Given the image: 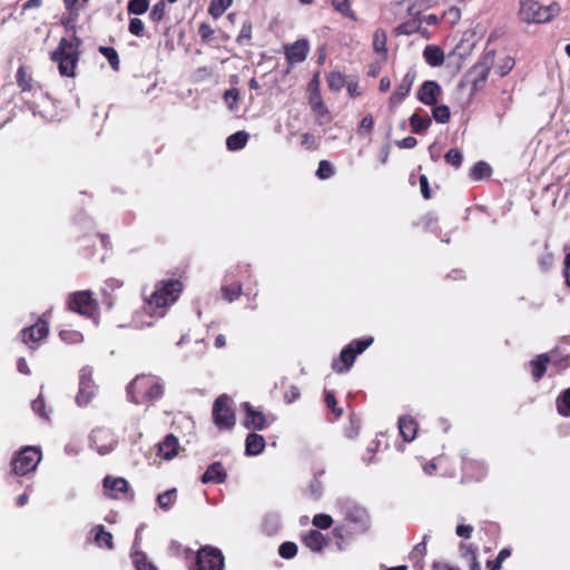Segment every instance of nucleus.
Masks as SVG:
<instances>
[{
	"label": "nucleus",
	"mask_w": 570,
	"mask_h": 570,
	"mask_svg": "<svg viewBox=\"0 0 570 570\" xmlns=\"http://www.w3.org/2000/svg\"><path fill=\"white\" fill-rule=\"evenodd\" d=\"M184 284L179 278H167L156 283L153 293L145 301V309L151 316L163 317L167 308L174 305L183 293Z\"/></svg>",
	"instance_id": "nucleus-1"
},
{
	"label": "nucleus",
	"mask_w": 570,
	"mask_h": 570,
	"mask_svg": "<svg viewBox=\"0 0 570 570\" xmlns=\"http://www.w3.org/2000/svg\"><path fill=\"white\" fill-rule=\"evenodd\" d=\"M341 513L344 517V524L337 525L333 534L338 540H344L353 534H361L370 527V517L365 508L350 499L337 501Z\"/></svg>",
	"instance_id": "nucleus-2"
},
{
	"label": "nucleus",
	"mask_w": 570,
	"mask_h": 570,
	"mask_svg": "<svg viewBox=\"0 0 570 570\" xmlns=\"http://www.w3.org/2000/svg\"><path fill=\"white\" fill-rule=\"evenodd\" d=\"M80 46L81 40L77 36L59 40L57 48L50 53V59L57 63L60 76L76 77V68L81 55Z\"/></svg>",
	"instance_id": "nucleus-3"
},
{
	"label": "nucleus",
	"mask_w": 570,
	"mask_h": 570,
	"mask_svg": "<svg viewBox=\"0 0 570 570\" xmlns=\"http://www.w3.org/2000/svg\"><path fill=\"white\" fill-rule=\"evenodd\" d=\"M127 394L135 404H151L164 394V386L156 376L137 375L127 386Z\"/></svg>",
	"instance_id": "nucleus-4"
},
{
	"label": "nucleus",
	"mask_w": 570,
	"mask_h": 570,
	"mask_svg": "<svg viewBox=\"0 0 570 570\" xmlns=\"http://www.w3.org/2000/svg\"><path fill=\"white\" fill-rule=\"evenodd\" d=\"M560 12L558 3L542 6L535 0H519V19L528 24L547 23Z\"/></svg>",
	"instance_id": "nucleus-5"
},
{
	"label": "nucleus",
	"mask_w": 570,
	"mask_h": 570,
	"mask_svg": "<svg viewBox=\"0 0 570 570\" xmlns=\"http://www.w3.org/2000/svg\"><path fill=\"white\" fill-rule=\"evenodd\" d=\"M52 316V309H47L37 320V322L20 331L19 337L21 342L30 350L36 352L41 343L49 335V322Z\"/></svg>",
	"instance_id": "nucleus-6"
},
{
	"label": "nucleus",
	"mask_w": 570,
	"mask_h": 570,
	"mask_svg": "<svg viewBox=\"0 0 570 570\" xmlns=\"http://www.w3.org/2000/svg\"><path fill=\"white\" fill-rule=\"evenodd\" d=\"M41 460V451L35 446H24L11 460V473L23 476L33 472Z\"/></svg>",
	"instance_id": "nucleus-7"
},
{
	"label": "nucleus",
	"mask_w": 570,
	"mask_h": 570,
	"mask_svg": "<svg viewBox=\"0 0 570 570\" xmlns=\"http://www.w3.org/2000/svg\"><path fill=\"white\" fill-rule=\"evenodd\" d=\"M373 343V337L354 340L345 346L338 358L333 361L332 367L337 373L346 372L354 364L356 355L363 353Z\"/></svg>",
	"instance_id": "nucleus-8"
},
{
	"label": "nucleus",
	"mask_w": 570,
	"mask_h": 570,
	"mask_svg": "<svg viewBox=\"0 0 570 570\" xmlns=\"http://www.w3.org/2000/svg\"><path fill=\"white\" fill-rule=\"evenodd\" d=\"M493 62L494 55L492 52H488L469 70L468 78L472 85L473 92H476L484 87Z\"/></svg>",
	"instance_id": "nucleus-9"
},
{
	"label": "nucleus",
	"mask_w": 570,
	"mask_h": 570,
	"mask_svg": "<svg viewBox=\"0 0 570 570\" xmlns=\"http://www.w3.org/2000/svg\"><path fill=\"white\" fill-rule=\"evenodd\" d=\"M69 309L83 316H94L97 311V302L89 291H80L71 294L68 299Z\"/></svg>",
	"instance_id": "nucleus-10"
},
{
	"label": "nucleus",
	"mask_w": 570,
	"mask_h": 570,
	"mask_svg": "<svg viewBox=\"0 0 570 570\" xmlns=\"http://www.w3.org/2000/svg\"><path fill=\"white\" fill-rule=\"evenodd\" d=\"M235 412L232 407V400L223 394L216 399V426L230 429L235 425Z\"/></svg>",
	"instance_id": "nucleus-11"
},
{
	"label": "nucleus",
	"mask_w": 570,
	"mask_h": 570,
	"mask_svg": "<svg viewBox=\"0 0 570 570\" xmlns=\"http://www.w3.org/2000/svg\"><path fill=\"white\" fill-rule=\"evenodd\" d=\"M96 392L97 386L94 382L91 372L87 370H81L79 379V391L76 396L77 404L80 406L88 405L95 397Z\"/></svg>",
	"instance_id": "nucleus-12"
},
{
	"label": "nucleus",
	"mask_w": 570,
	"mask_h": 570,
	"mask_svg": "<svg viewBox=\"0 0 570 570\" xmlns=\"http://www.w3.org/2000/svg\"><path fill=\"white\" fill-rule=\"evenodd\" d=\"M415 71L410 69L391 95L389 104L391 108L399 106L405 97L410 94L413 82L415 80Z\"/></svg>",
	"instance_id": "nucleus-13"
},
{
	"label": "nucleus",
	"mask_w": 570,
	"mask_h": 570,
	"mask_svg": "<svg viewBox=\"0 0 570 570\" xmlns=\"http://www.w3.org/2000/svg\"><path fill=\"white\" fill-rule=\"evenodd\" d=\"M16 81L21 94H33L36 90L41 89L39 82L33 78L31 68L23 65L17 70Z\"/></svg>",
	"instance_id": "nucleus-14"
},
{
	"label": "nucleus",
	"mask_w": 570,
	"mask_h": 570,
	"mask_svg": "<svg viewBox=\"0 0 570 570\" xmlns=\"http://www.w3.org/2000/svg\"><path fill=\"white\" fill-rule=\"evenodd\" d=\"M441 94V86L436 81L426 80L419 88L416 97L422 104L433 106L438 102Z\"/></svg>",
	"instance_id": "nucleus-15"
},
{
	"label": "nucleus",
	"mask_w": 570,
	"mask_h": 570,
	"mask_svg": "<svg viewBox=\"0 0 570 570\" xmlns=\"http://www.w3.org/2000/svg\"><path fill=\"white\" fill-rule=\"evenodd\" d=\"M243 407L246 412L243 425L246 429L264 430L268 425L267 417L263 412L255 410L248 402H244Z\"/></svg>",
	"instance_id": "nucleus-16"
},
{
	"label": "nucleus",
	"mask_w": 570,
	"mask_h": 570,
	"mask_svg": "<svg viewBox=\"0 0 570 570\" xmlns=\"http://www.w3.org/2000/svg\"><path fill=\"white\" fill-rule=\"evenodd\" d=\"M308 51V41L305 39H299L285 47L286 59L292 65L303 62L306 59Z\"/></svg>",
	"instance_id": "nucleus-17"
},
{
	"label": "nucleus",
	"mask_w": 570,
	"mask_h": 570,
	"mask_svg": "<svg viewBox=\"0 0 570 570\" xmlns=\"http://www.w3.org/2000/svg\"><path fill=\"white\" fill-rule=\"evenodd\" d=\"M102 484L106 495L111 499H118L119 493H128L129 491V483L124 478L107 475L105 476Z\"/></svg>",
	"instance_id": "nucleus-18"
},
{
	"label": "nucleus",
	"mask_w": 570,
	"mask_h": 570,
	"mask_svg": "<svg viewBox=\"0 0 570 570\" xmlns=\"http://www.w3.org/2000/svg\"><path fill=\"white\" fill-rule=\"evenodd\" d=\"M190 570H214V548L206 546L200 549L189 567Z\"/></svg>",
	"instance_id": "nucleus-19"
},
{
	"label": "nucleus",
	"mask_w": 570,
	"mask_h": 570,
	"mask_svg": "<svg viewBox=\"0 0 570 570\" xmlns=\"http://www.w3.org/2000/svg\"><path fill=\"white\" fill-rule=\"evenodd\" d=\"M157 455L170 460L177 455L179 449L178 439L174 434H167L165 439L158 443Z\"/></svg>",
	"instance_id": "nucleus-20"
},
{
	"label": "nucleus",
	"mask_w": 570,
	"mask_h": 570,
	"mask_svg": "<svg viewBox=\"0 0 570 570\" xmlns=\"http://www.w3.org/2000/svg\"><path fill=\"white\" fill-rule=\"evenodd\" d=\"M438 0H402L399 6L406 10L409 16H421V13L433 7Z\"/></svg>",
	"instance_id": "nucleus-21"
},
{
	"label": "nucleus",
	"mask_w": 570,
	"mask_h": 570,
	"mask_svg": "<svg viewBox=\"0 0 570 570\" xmlns=\"http://www.w3.org/2000/svg\"><path fill=\"white\" fill-rule=\"evenodd\" d=\"M266 445L264 436L257 433H249L245 440V454L255 456L263 452Z\"/></svg>",
	"instance_id": "nucleus-22"
},
{
	"label": "nucleus",
	"mask_w": 570,
	"mask_h": 570,
	"mask_svg": "<svg viewBox=\"0 0 570 570\" xmlns=\"http://www.w3.org/2000/svg\"><path fill=\"white\" fill-rule=\"evenodd\" d=\"M399 431L405 442H411L415 439L417 424L410 416H402L399 419Z\"/></svg>",
	"instance_id": "nucleus-23"
},
{
	"label": "nucleus",
	"mask_w": 570,
	"mask_h": 570,
	"mask_svg": "<svg viewBox=\"0 0 570 570\" xmlns=\"http://www.w3.org/2000/svg\"><path fill=\"white\" fill-rule=\"evenodd\" d=\"M423 57L428 65L439 67L444 62L443 50L434 45H428L423 50Z\"/></svg>",
	"instance_id": "nucleus-24"
},
{
	"label": "nucleus",
	"mask_w": 570,
	"mask_h": 570,
	"mask_svg": "<svg viewBox=\"0 0 570 570\" xmlns=\"http://www.w3.org/2000/svg\"><path fill=\"white\" fill-rule=\"evenodd\" d=\"M303 541L307 548L314 552H320L326 544L325 537L317 530H311L303 537Z\"/></svg>",
	"instance_id": "nucleus-25"
},
{
	"label": "nucleus",
	"mask_w": 570,
	"mask_h": 570,
	"mask_svg": "<svg viewBox=\"0 0 570 570\" xmlns=\"http://www.w3.org/2000/svg\"><path fill=\"white\" fill-rule=\"evenodd\" d=\"M311 107L313 112L316 116V120L320 125L327 124L330 121L328 110L324 105L320 95H314L311 97Z\"/></svg>",
	"instance_id": "nucleus-26"
},
{
	"label": "nucleus",
	"mask_w": 570,
	"mask_h": 570,
	"mask_svg": "<svg viewBox=\"0 0 570 570\" xmlns=\"http://www.w3.org/2000/svg\"><path fill=\"white\" fill-rule=\"evenodd\" d=\"M426 539H428V535H424L423 541L417 543L413 548V550L411 551V553L409 556L410 560L413 563V567L416 568L417 570L424 569L423 558L426 553V543H425Z\"/></svg>",
	"instance_id": "nucleus-27"
},
{
	"label": "nucleus",
	"mask_w": 570,
	"mask_h": 570,
	"mask_svg": "<svg viewBox=\"0 0 570 570\" xmlns=\"http://www.w3.org/2000/svg\"><path fill=\"white\" fill-rule=\"evenodd\" d=\"M95 532V543L99 548H107L112 549L114 542H112V534L106 530L105 525L98 524L94 528Z\"/></svg>",
	"instance_id": "nucleus-28"
},
{
	"label": "nucleus",
	"mask_w": 570,
	"mask_h": 570,
	"mask_svg": "<svg viewBox=\"0 0 570 570\" xmlns=\"http://www.w3.org/2000/svg\"><path fill=\"white\" fill-rule=\"evenodd\" d=\"M422 20L420 16L413 17L410 16V19L397 26L395 29L399 35H413L415 32H421Z\"/></svg>",
	"instance_id": "nucleus-29"
},
{
	"label": "nucleus",
	"mask_w": 570,
	"mask_h": 570,
	"mask_svg": "<svg viewBox=\"0 0 570 570\" xmlns=\"http://www.w3.org/2000/svg\"><path fill=\"white\" fill-rule=\"evenodd\" d=\"M122 286V282L116 278H109L105 282V287L101 289L102 294V304L107 306V308H111L114 306V301L111 297V293L115 289H119Z\"/></svg>",
	"instance_id": "nucleus-30"
},
{
	"label": "nucleus",
	"mask_w": 570,
	"mask_h": 570,
	"mask_svg": "<svg viewBox=\"0 0 570 570\" xmlns=\"http://www.w3.org/2000/svg\"><path fill=\"white\" fill-rule=\"evenodd\" d=\"M549 361L550 360L547 354H541L535 360H532L530 362L531 373H532L534 381H539L543 377V375L547 371V365H548Z\"/></svg>",
	"instance_id": "nucleus-31"
},
{
	"label": "nucleus",
	"mask_w": 570,
	"mask_h": 570,
	"mask_svg": "<svg viewBox=\"0 0 570 570\" xmlns=\"http://www.w3.org/2000/svg\"><path fill=\"white\" fill-rule=\"evenodd\" d=\"M248 137L246 131H237L226 139V146L232 151L240 150L246 146Z\"/></svg>",
	"instance_id": "nucleus-32"
},
{
	"label": "nucleus",
	"mask_w": 570,
	"mask_h": 570,
	"mask_svg": "<svg viewBox=\"0 0 570 570\" xmlns=\"http://www.w3.org/2000/svg\"><path fill=\"white\" fill-rule=\"evenodd\" d=\"M156 500L160 509L164 511L170 510L177 500V489L173 488L159 493Z\"/></svg>",
	"instance_id": "nucleus-33"
},
{
	"label": "nucleus",
	"mask_w": 570,
	"mask_h": 570,
	"mask_svg": "<svg viewBox=\"0 0 570 570\" xmlns=\"http://www.w3.org/2000/svg\"><path fill=\"white\" fill-rule=\"evenodd\" d=\"M386 40V32L383 29H376L373 35L372 47L376 53L383 55L384 57L387 52Z\"/></svg>",
	"instance_id": "nucleus-34"
},
{
	"label": "nucleus",
	"mask_w": 570,
	"mask_h": 570,
	"mask_svg": "<svg viewBox=\"0 0 570 570\" xmlns=\"http://www.w3.org/2000/svg\"><path fill=\"white\" fill-rule=\"evenodd\" d=\"M431 124H432V121L428 116L422 117L415 112L410 117V125H411L412 131L415 134H422V132L426 131L429 129V127L431 126Z\"/></svg>",
	"instance_id": "nucleus-35"
},
{
	"label": "nucleus",
	"mask_w": 570,
	"mask_h": 570,
	"mask_svg": "<svg viewBox=\"0 0 570 570\" xmlns=\"http://www.w3.org/2000/svg\"><path fill=\"white\" fill-rule=\"evenodd\" d=\"M132 563L136 570H158L153 562H150L145 552L136 551L131 554Z\"/></svg>",
	"instance_id": "nucleus-36"
},
{
	"label": "nucleus",
	"mask_w": 570,
	"mask_h": 570,
	"mask_svg": "<svg viewBox=\"0 0 570 570\" xmlns=\"http://www.w3.org/2000/svg\"><path fill=\"white\" fill-rule=\"evenodd\" d=\"M491 167L485 161H478L470 170V177L473 180H481L483 178L490 177Z\"/></svg>",
	"instance_id": "nucleus-37"
},
{
	"label": "nucleus",
	"mask_w": 570,
	"mask_h": 570,
	"mask_svg": "<svg viewBox=\"0 0 570 570\" xmlns=\"http://www.w3.org/2000/svg\"><path fill=\"white\" fill-rule=\"evenodd\" d=\"M557 410L560 415L570 416V387L563 391L557 399Z\"/></svg>",
	"instance_id": "nucleus-38"
},
{
	"label": "nucleus",
	"mask_w": 570,
	"mask_h": 570,
	"mask_svg": "<svg viewBox=\"0 0 570 570\" xmlns=\"http://www.w3.org/2000/svg\"><path fill=\"white\" fill-rule=\"evenodd\" d=\"M99 52L108 60L110 67L115 71L119 70L120 60H119L118 52L116 51L115 48L100 46Z\"/></svg>",
	"instance_id": "nucleus-39"
},
{
	"label": "nucleus",
	"mask_w": 570,
	"mask_h": 570,
	"mask_svg": "<svg viewBox=\"0 0 570 570\" xmlns=\"http://www.w3.org/2000/svg\"><path fill=\"white\" fill-rule=\"evenodd\" d=\"M149 8V0H129L127 11L129 14H144Z\"/></svg>",
	"instance_id": "nucleus-40"
},
{
	"label": "nucleus",
	"mask_w": 570,
	"mask_h": 570,
	"mask_svg": "<svg viewBox=\"0 0 570 570\" xmlns=\"http://www.w3.org/2000/svg\"><path fill=\"white\" fill-rule=\"evenodd\" d=\"M66 12L68 14V20L75 22L80 14V0H62Z\"/></svg>",
	"instance_id": "nucleus-41"
},
{
	"label": "nucleus",
	"mask_w": 570,
	"mask_h": 570,
	"mask_svg": "<svg viewBox=\"0 0 570 570\" xmlns=\"http://www.w3.org/2000/svg\"><path fill=\"white\" fill-rule=\"evenodd\" d=\"M432 117L436 122L446 124L450 120L451 112L446 105H440L433 108Z\"/></svg>",
	"instance_id": "nucleus-42"
},
{
	"label": "nucleus",
	"mask_w": 570,
	"mask_h": 570,
	"mask_svg": "<svg viewBox=\"0 0 570 570\" xmlns=\"http://www.w3.org/2000/svg\"><path fill=\"white\" fill-rule=\"evenodd\" d=\"M328 88L333 91H340L345 85V77L337 71H333L327 77Z\"/></svg>",
	"instance_id": "nucleus-43"
},
{
	"label": "nucleus",
	"mask_w": 570,
	"mask_h": 570,
	"mask_svg": "<svg viewBox=\"0 0 570 570\" xmlns=\"http://www.w3.org/2000/svg\"><path fill=\"white\" fill-rule=\"evenodd\" d=\"M240 292L242 285L238 283L222 286L223 297L228 302H233L234 299H236L240 295Z\"/></svg>",
	"instance_id": "nucleus-44"
},
{
	"label": "nucleus",
	"mask_w": 570,
	"mask_h": 570,
	"mask_svg": "<svg viewBox=\"0 0 570 570\" xmlns=\"http://www.w3.org/2000/svg\"><path fill=\"white\" fill-rule=\"evenodd\" d=\"M514 63V59L511 56H505L498 62L495 72L503 77L512 70Z\"/></svg>",
	"instance_id": "nucleus-45"
},
{
	"label": "nucleus",
	"mask_w": 570,
	"mask_h": 570,
	"mask_svg": "<svg viewBox=\"0 0 570 570\" xmlns=\"http://www.w3.org/2000/svg\"><path fill=\"white\" fill-rule=\"evenodd\" d=\"M166 14V3L165 0H160L157 3L154 4V7L150 10L149 18L154 22H159L164 19Z\"/></svg>",
	"instance_id": "nucleus-46"
},
{
	"label": "nucleus",
	"mask_w": 570,
	"mask_h": 570,
	"mask_svg": "<svg viewBox=\"0 0 570 570\" xmlns=\"http://www.w3.org/2000/svg\"><path fill=\"white\" fill-rule=\"evenodd\" d=\"M278 553L284 559H292L297 553V546L294 542L286 541L279 546Z\"/></svg>",
	"instance_id": "nucleus-47"
},
{
	"label": "nucleus",
	"mask_w": 570,
	"mask_h": 570,
	"mask_svg": "<svg viewBox=\"0 0 570 570\" xmlns=\"http://www.w3.org/2000/svg\"><path fill=\"white\" fill-rule=\"evenodd\" d=\"M332 3H333V7L338 12L344 14L345 17H348V18H351L353 20L356 19L354 12L352 11V9L350 7V1L348 0H332Z\"/></svg>",
	"instance_id": "nucleus-48"
},
{
	"label": "nucleus",
	"mask_w": 570,
	"mask_h": 570,
	"mask_svg": "<svg viewBox=\"0 0 570 570\" xmlns=\"http://www.w3.org/2000/svg\"><path fill=\"white\" fill-rule=\"evenodd\" d=\"M316 175L320 179H327L334 175V168L327 160H321L318 164V168Z\"/></svg>",
	"instance_id": "nucleus-49"
},
{
	"label": "nucleus",
	"mask_w": 570,
	"mask_h": 570,
	"mask_svg": "<svg viewBox=\"0 0 570 570\" xmlns=\"http://www.w3.org/2000/svg\"><path fill=\"white\" fill-rule=\"evenodd\" d=\"M128 30L131 35L136 37H144L145 35V24L139 18H131L129 21Z\"/></svg>",
	"instance_id": "nucleus-50"
},
{
	"label": "nucleus",
	"mask_w": 570,
	"mask_h": 570,
	"mask_svg": "<svg viewBox=\"0 0 570 570\" xmlns=\"http://www.w3.org/2000/svg\"><path fill=\"white\" fill-rule=\"evenodd\" d=\"M333 523V519L328 514L320 513L314 515L313 518V525L318 529H328Z\"/></svg>",
	"instance_id": "nucleus-51"
},
{
	"label": "nucleus",
	"mask_w": 570,
	"mask_h": 570,
	"mask_svg": "<svg viewBox=\"0 0 570 570\" xmlns=\"http://www.w3.org/2000/svg\"><path fill=\"white\" fill-rule=\"evenodd\" d=\"M59 336L67 343H78L82 340L81 333L73 330H61Z\"/></svg>",
	"instance_id": "nucleus-52"
},
{
	"label": "nucleus",
	"mask_w": 570,
	"mask_h": 570,
	"mask_svg": "<svg viewBox=\"0 0 570 570\" xmlns=\"http://www.w3.org/2000/svg\"><path fill=\"white\" fill-rule=\"evenodd\" d=\"M31 407L33 412L37 413L39 416L46 420L49 419V415L46 412V402L41 394L36 400L32 401Z\"/></svg>",
	"instance_id": "nucleus-53"
},
{
	"label": "nucleus",
	"mask_w": 570,
	"mask_h": 570,
	"mask_svg": "<svg viewBox=\"0 0 570 570\" xmlns=\"http://www.w3.org/2000/svg\"><path fill=\"white\" fill-rule=\"evenodd\" d=\"M224 101L228 109L234 111L237 110L238 91L236 89H229L224 94Z\"/></svg>",
	"instance_id": "nucleus-54"
},
{
	"label": "nucleus",
	"mask_w": 570,
	"mask_h": 570,
	"mask_svg": "<svg viewBox=\"0 0 570 570\" xmlns=\"http://www.w3.org/2000/svg\"><path fill=\"white\" fill-rule=\"evenodd\" d=\"M444 157L445 161L455 168L461 166L463 159L462 154L458 149H450Z\"/></svg>",
	"instance_id": "nucleus-55"
},
{
	"label": "nucleus",
	"mask_w": 570,
	"mask_h": 570,
	"mask_svg": "<svg viewBox=\"0 0 570 570\" xmlns=\"http://www.w3.org/2000/svg\"><path fill=\"white\" fill-rule=\"evenodd\" d=\"M214 30L209 23L203 22L198 28V36L204 42H210L213 40Z\"/></svg>",
	"instance_id": "nucleus-56"
},
{
	"label": "nucleus",
	"mask_w": 570,
	"mask_h": 570,
	"mask_svg": "<svg viewBox=\"0 0 570 570\" xmlns=\"http://www.w3.org/2000/svg\"><path fill=\"white\" fill-rule=\"evenodd\" d=\"M443 18H445L451 24L456 23L461 18L460 9L456 7H451L444 12Z\"/></svg>",
	"instance_id": "nucleus-57"
},
{
	"label": "nucleus",
	"mask_w": 570,
	"mask_h": 570,
	"mask_svg": "<svg viewBox=\"0 0 570 570\" xmlns=\"http://www.w3.org/2000/svg\"><path fill=\"white\" fill-rule=\"evenodd\" d=\"M279 525L278 518L277 517H267L264 521V528L265 530L272 534L277 531Z\"/></svg>",
	"instance_id": "nucleus-58"
},
{
	"label": "nucleus",
	"mask_w": 570,
	"mask_h": 570,
	"mask_svg": "<svg viewBox=\"0 0 570 570\" xmlns=\"http://www.w3.org/2000/svg\"><path fill=\"white\" fill-rule=\"evenodd\" d=\"M301 396L299 389L295 385H292L287 392H285L284 400L286 403H293L298 400Z\"/></svg>",
	"instance_id": "nucleus-59"
},
{
	"label": "nucleus",
	"mask_w": 570,
	"mask_h": 570,
	"mask_svg": "<svg viewBox=\"0 0 570 570\" xmlns=\"http://www.w3.org/2000/svg\"><path fill=\"white\" fill-rule=\"evenodd\" d=\"M460 552H461V556L468 560H470L471 558L476 556V549L471 544L461 543Z\"/></svg>",
	"instance_id": "nucleus-60"
},
{
	"label": "nucleus",
	"mask_w": 570,
	"mask_h": 570,
	"mask_svg": "<svg viewBox=\"0 0 570 570\" xmlns=\"http://www.w3.org/2000/svg\"><path fill=\"white\" fill-rule=\"evenodd\" d=\"M325 403L330 409H332L334 413H336L337 415L342 414V411L336 409V399L332 392L327 391L325 393Z\"/></svg>",
	"instance_id": "nucleus-61"
},
{
	"label": "nucleus",
	"mask_w": 570,
	"mask_h": 570,
	"mask_svg": "<svg viewBox=\"0 0 570 570\" xmlns=\"http://www.w3.org/2000/svg\"><path fill=\"white\" fill-rule=\"evenodd\" d=\"M416 144H417V140L412 136L405 137L402 140H399L396 142V145L400 148H405V149L414 148L416 146Z\"/></svg>",
	"instance_id": "nucleus-62"
},
{
	"label": "nucleus",
	"mask_w": 570,
	"mask_h": 570,
	"mask_svg": "<svg viewBox=\"0 0 570 570\" xmlns=\"http://www.w3.org/2000/svg\"><path fill=\"white\" fill-rule=\"evenodd\" d=\"M420 187H421L422 196L425 199H430L431 198V193H430V188H429V180H428V177L425 175H422L420 177Z\"/></svg>",
	"instance_id": "nucleus-63"
},
{
	"label": "nucleus",
	"mask_w": 570,
	"mask_h": 570,
	"mask_svg": "<svg viewBox=\"0 0 570 570\" xmlns=\"http://www.w3.org/2000/svg\"><path fill=\"white\" fill-rule=\"evenodd\" d=\"M455 532H456V534L459 537L469 539L471 537L472 532H473V527L472 525L459 524L456 527Z\"/></svg>",
	"instance_id": "nucleus-64"
}]
</instances>
